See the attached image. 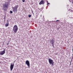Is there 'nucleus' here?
Wrapping results in <instances>:
<instances>
[{
  "instance_id": "obj_1",
  "label": "nucleus",
  "mask_w": 73,
  "mask_h": 73,
  "mask_svg": "<svg viewBox=\"0 0 73 73\" xmlns=\"http://www.w3.org/2000/svg\"><path fill=\"white\" fill-rule=\"evenodd\" d=\"M3 9L4 11H7V9L8 7V4L7 3H5L3 4Z\"/></svg>"
},
{
  "instance_id": "obj_2",
  "label": "nucleus",
  "mask_w": 73,
  "mask_h": 73,
  "mask_svg": "<svg viewBox=\"0 0 73 73\" xmlns=\"http://www.w3.org/2000/svg\"><path fill=\"white\" fill-rule=\"evenodd\" d=\"M18 30V27H17V25H15L13 27V29L14 33H17V31Z\"/></svg>"
},
{
  "instance_id": "obj_3",
  "label": "nucleus",
  "mask_w": 73,
  "mask_h": 73,
  "mask_svg": "<svg viewBox=\"0 0 73 73\" xmlns=\"http://www.w3.org/2000/svg\"><path fill=\"white\" fill-rule=\"evenodd\" d=\"M18 7H19V5H17L15 6L14 7H12L13 12H17V8H18Z\"/></svg>"
},
{
  "instance_id": "obj_4",
  "label": "nucleus",
  "mask_w": 73,
  "mask_h": 73,
  "mask_svg": "<svg viewBox=\"0 0 73 73\" xmlns=\"http://www.w3.org/2000/svg\"><path fill=\"white\" fill-rule=\"evenodd\" d=\"M15 61L13 63H12L10 65V70H12L13 69V67H14V65H15Z\"/></svg>"
},
{
  "instance_id": "obj_5",
  "label": "nucleus",
  "mask_w": 73,
  "mask_h": 73,
  "mask_svg": "<svg viewBox=\"0 0 73 73\" xmlns=\"http://www.w3.org/2000/svg\"><path fill=\"white\" fill-rule=\"evenodd\" d=\"M48 61L49 62L50 64V65H53V64H54V62H53V60L49 58L48 59Z\"/></svg>"
},
{
  "instance_id": "obj_6",
  "label": "nucleus",
  "mask_w": 73,
  "mask_h": 73,
  "mask_svg": "<svg viewBox=\"0 0 73 73\" xmlns=\"http://www.w3.org/2000/svg\"><path fill=\"white\" fill-rule=\"evenodd\" d=\"M25 64H26V65L28 66V68H30V63L29 62V61L28 60H26V61Z\"/></svg>"
},
{
  "instance_id": "obj_7",
  "label": "nucleus",
  "mask_w": 73,
  "mask_h": 73,
  "mask_svg": "<svg viewBox=\"0 0 73 73\" xmlns=\"http://www.w3.org/2000/svg\"><path fill=\"white\" fill-rule=\"evenodd\" d=\"M5 48L3 50L0 52V54L1 55H3L5 53Z\"/></svg>"
},
{
  "instance_id": "obj_8",
  "label": "nucleus",
  "mask_w": 73,
  "mask_h": 73,
  "mask_svg": "<svg viewBox=\"0 0 73 73\" xmlns=\"http://www.w3.org/2000/svg\"><path fill=\"white\" fill-rule=\"evenodd\" d=\"M39 5H41V4H44V1L42 0L39 3Z\"/></svg>"
},
{
  "instance_id": "obj_9",
  "label": "nucleus",
  "mask_w": 73,
  "mask_h": 73,
  "mask_svg": "<svg viewBox=\"0 0 73 73\" xmlns=\"http://www.w3.org/2000/svg\"><path fill=\"white\" fill-rule=\"evenodd\" d=\"M9 25V23H8L5 25V27H8V26Z\"/></svg>"
},
{
  "instance_id": "obj_10",
  "label": "nucleus",
  "mask_w": 73,
  "mask_h": 73,
  "mask_svg": "<svg viewBox=\"0 0 73 73\" xmlns=\"http://www.w3.org/2000/svg\"><path fill=\"white\" fill-rule=\"evenodd\" d=\"M32 16V15H29L28 16V17H29V18H31Z\"/></svg>"
},
{
  "instance_id": "obj_11",
  "label": "nucleus",
  "mask_w": 73,
  "mask_h": 73,
  "mask_svg": "<svg viewBox=\"0 0 73 73\" xmlns=\"http://www.w3.org/2000/svg\"><path fill=\"white\" fill-rule=\"evenodd\" d=\"M10 13H13V12L12 11H10Z\"/></svg>"
},
{
  "instance_id": "obj_12",
  "label": "nucleus",
  "mask_w": 73,
  "mask_h": 73,
  "mask_svg": "<svg viewBox=\"0 0 73 73\" xmlns=\"http://www.w3.org/2000/svg\"><path fill=\"white\" fill-rule=\"evenodd\" d=\"M52 44L54 45V42L53 41H52Z\"/></svg>"
},
{
  "instance_id": "obj_13",
  "label": "nucleus",
  "mask_w": 73,
  "mask_h": 73,
  "mask_svg": "<svg viewBox=\"0 0 73 73\" xmlns=\"http://www.w3.org/2000/svg\"><path fill=\"white\" fill-rule=\"evenodd\" d=\"M47 4H48V5L49 4H50V3H48V1L47 2Z\"/></svg>"
},
{
  "instance_id": "obj_14",
  "label": "nucleus",
  "mask_w": 73,
  "mask_h": 73,
  "mask_svg": "<svg viewBox=\"0 0 73 73\" xmlns=\"http://www.w3.org/2000/svg\"><path fill=\"white\" fill-rule=\"evenodd\" d=\"M22 1L23 3H24L25 2V0H22Z\"/></svg>"
},
{
  "instance_id": "obj_15",
  "label": "nucleus",
  "mask_w": 73,
  "mask_h": 73,
  "mask_svg": "<svg viewBox=\"0 0 73 73\" xmlns=\"http://www.w3.org/2000/svg\"><path fill=\"white\" fill-rule=\"evenodd\" d=\"M9 42H8V43H7V45H8L9 44Z\"/></svg>"
},
{
  "instance_id": "obj_16",
  "label": "nucleus",
  "mask_w": 73,
  "mask_h": 73,
  "mask_svg": "<svg viewBox=\"0 0 73 73\" xmlns=\"http://www.w3.org/2000/svg\"><path fill=\"white\" fill-rule=\"evenodd\" d=\"M52 46H53V48L54 47V44H52Z\"/></svg>"
},
{
  "instance_id": "obj_17",
  "label": "nucleus",
  "mask_w": 73,
  "mask_h": 73,
  "mask_svg": "<svg viewBox=\"0 0 73 73\" xmlns=\"http://www.w3.org/2000/svg\"><path fill=\"white\" fill-rule=\"evenodd\" d=\"M69 0V1H70V2L71 3L72 2H71V1H72V0Z\"/></svg>"
},
{
  "instance_id": "obj_18",
  "label": "nucleus",
  "mask_w": 73,
  "mask_h": 73,
  "mask_svg": "<svg viewBox=\"0 0 73 73\" xmlns=\"http://www.w3.org/2000/svg\"><path fill=\"white\" fill-rule=\"evenodd\" d=\"M72 4H73V1H72Z\"/></svg>"
},
{
  "instance_id": "obj_19",
  "label": "nucleus",
  "mask_w": 73,
  "mask_h": 73,
  "mask_svg": "<svg viewBox=\"0 0 73 73\" xmlns=\"http://www.w3.org/2000/svg\"><path fill=\"white\" fill-rule=\"evenodd\" d=\"M56 21H58L59 20H57Z\"/></svg>"
},
{
  "instance_id": "obj_20",
  "label": "nucleus",
  "mask_w": 73,
  "mask_h": 73,
  "mask_svg": "<svg viewBox=\"0 0 73 73\" xmlns=\"http://www.w3.org/2000/svg\"><path fill=\"white\" fill-rule=\"evenodd\" d=\"M72 51H73V48L72 49Z\"/></svg>"
}]
</instances>
